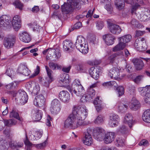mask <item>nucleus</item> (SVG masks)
I'll use <instances>...</instances> for the list:
<instances>
[{
	"label": "nucleus",
	"mask_w": 150,
	"mask_h": 150,
	"mask_svg": "<svg viewBox=\"0 0 150 150\" xmlns=\"http://www.w3.org/2000/svg\"><path fill=\"white\" fill-rule=\"evenodd\" d=\"M80 100L81 102L84 103L86 102L87 100H90V99L88 98V96L87 95L85 94L83 95L81 97Z\"/></svg>",
	"instance_id": "6e6d98bb"
},
{
	"label": "nucleus",
	"mask_w": 150,
	"mask_h": 150,
	"mask_svg": "<svg viewBox=\"0 0 150 150\" xmlns=\"http://www.w3.org/2000/svg\"><path fill=\"white\" fill-rule=\"evenodd\" d=\"M96 28L98 30H101L104 27L103 22L101 21H96Z\"/></svg>",
	"instance_id": "09e8293b"
},
{
	"label": "nucleus",
	"mask_w": 150,
	"mask_h": 150,
	"mask_svg": "<svg viewBox=\"0 0 150 150\" xmlns=\"http://www.w3.org/2000/svg\"><path fill=\"white\" fill-rule=\"evenodd\" d=\"M103 86L105 87H109L111 86H113L115 87H117V84L115 81H109L106 82H105L102 84Z\"/></svg>",
	"instance_id": "c03bdc74"
},
{
	"label": "nucleus",
	"mask_w": 150,
	"mask_h": 150,
	"mask_svg": "<svg viewBox=\"0 0 150 150\" xmlns=\"http://www.w3.org/2000/svg\"><path fill=\"white\" fill-rule=\"evenodd\" d=\"M137 16L141 21H148L149 20L150 16V11L148 9H145L142 11L137 13Z\"/></svg>",
	"instance_id": "f8f14e48"
},
{
	"label": "nucleus",
	"mask_w": 150,
	"mask_h": 150,
	"mask_svg": "<svg viewBox=\"0 0 150 150\" xmlns=\"http://www.w3.org/2000/svg\"><path fill=\"white\" fill-rule=\"evenodd\" d=\"M132 61L134 64L136 69L137 70H141L144 66V63L141 59L134 58L132 59Z\"/></svg>",
	"instance_id": "4be33fe9"
},
{
	"label": "nucleus",
	"mask_w": 150,
	"mask_h": 150,
	"mask_svg": "<svg viewBox=\"0 0 150 150\" xmlns=\"http://www.w3.org/2000/svg\"><path fill=\"white\" fill-rule=\"evenodd\" d=\"M80 1L83 2L84 1V0H67V3H64L61 6L62 12L68 14L73 8H78L79 4Z\"/></svg>",
	"instance_id": "7ed1b4c3"
},
{
	"label": "nucleus",
	"mask_w": 150,
	"mask_h": 150,
	"mask_svg": "<svg viewBox=\"0 0 150 150\" xmlns=\"http://www.w3.org/2000/svg\"><path fill=\"white\" fill-rule=\"evenodd\" d=\"M48 78H47L46 81L44 82V85L46 86H48L50 83L53 80L52 76V71L47 66H45Z\"/></svg>",
	"instance_id": "412c9836"
},
{
	"label": "nucleus",
	"mask_w": 150,
	"mask_h": 150,
	"mask_svg": "<svg viewBox=\"0 0 150 150\" xmlns=\"http://www.w3.org/2000/svg\"><path fill=\"white\" fill-rule=\"evenodd\" d=\"M140 6V5L138 4H136L134 5L132 7L131 10V12L132 14L135 13V12L136 10L138 9Z\"/></svg>",
	"instance_id": "4d7b16f0"
},
{
	"label": "nucleus",
	"mask_w": 150,
	"mask_h": 150,
	"mask_svg": "<svg viewBox=\"0 0 150 150\" xmlns=\"http://www.w3.org/2000/svg\"><path fill=\"white\" fill-rule=\"evenodd\" d=\"M17 123L16 120L14 119H11L9 120H4V125L8 127L15 125Z\"/></svg>",
	"instance_id": "72a5a7b5"
},
{
	"label": "nucleus",
	"mask_w": 150,
	"mask_h": 150,
	"mask_svg": "<svg viewBox=\"0 0 150 150\" xmlns=\"http://www.w3.org/2000/svg\"><path fill=\"white\" fill-rule=\"evenodd\" d=\"M21 20L20 17L18 15L15 16L12 21L13 28L16 31L18 30L21 27Z\"/></svg>",
	"instance_id": "a211bd4d"
},
{
	"label": "nucleus",
	"mask_w": 150,
	"mask_h": 150,
	"mask_svg": "<svg viewBox=\"0 0 150 150\" xmlns=\"http://www.w3.org/2000/svg\"><path fill=\"white\" fill-rule=\"evenodd\" d=\"M87 94L88 98L91 100L94 97L95 95V91L93 88H90L88 89Z\"/></svg>",
	"instance_id": "ea45409f"
},
{
	"label": "nucleus",
	"mask_w": 150,
	"mask_h": 150,
	"mask_svg": "<svg viewBox=\"0 0 150 150\" xmlns=\"http://www.w3.org/2000/svg\"><path fill=\"white\" fill-rule=\"evenodd\" d=\"M82 142L86 145L89 146L93 143V140L91 135L85 134V137L83 138Z\"/></svg>",
	"instance_id": "cd10ccee"
},
{
	"label": "nucleus",
	"mask_w": 150,
	"mask_h": 150,
	"mask_svg": "<svg viewBox=\"0 0 150 150\" xmlns=\"http://www.w3.org/2000/svg\"><path fill=\"white\" fill-rule=\"evenodd\" d=\"M104 118L103 117L102 115L98 116L94 121L95 123L96 124L103 123L104 122Z\"/></svg>",
	"instance_id": "de8ad7c7"
},
{
	"label": "nucleus",
	"mask_w": 150,
	"mask_h": 150,
	"mask_svg": "<svg viewBox=\"0 0 150 150\" xmlns=\"http://www.w3.org/2000/svg\"><path fill=\"white\" fill-rule=\"evenodd\" d=\"M32 27L33 28V30L34 31H38V30L41 28L42 27L38 25L36 23H34Z\"/></svg>",
	"instance_id": "13d9d810"
},
{
	"label": "nucleus",
	"mask_w": 150,
	"mask_h": 150,
	"mask_svg": "<svg viewBox=\"0 0 150 150\" xmlns=\"http://www.w3.org/2000/svg\"><path fill=\"white\" fill-rule=\"evenodd\" d=\"M132 38V36L129 34L119 38V43L113 48V51L116 52L123 49L126 45V43L130 42Z\"/></svg>",
	"instance_id": "20e7f679"
},
{
	"label": "nucleus",
	"mask_w": 150,
	"mask_h": 150,
	"mask_svg": "<svg viewBox=\"0 0 150 150\" xmlns=\"http://www.w3.org/2000/svg\"><path fill=\"white\" fill-rule=\"evenodd\" d=\"M120 70L116 67H113L110 69L108 74L109 76L115 79L120 80L122 79L120 76Z\"/></svg>",
	"instance_id": "ddd939ff"
},
{
	"label": "nucleus",
	"mask_w": 150,
	"mask_h": 150,
	"mask_svg": "<svg viewBox=\"0 0 150 150\" xmlns=\"http://www.w3.org/2000/svg\"><path fill=\"white\" fill-rule=\"evenodd\" d=\"M149 143L148 141L144 139L142 140L139 143V145H143L144 146H147L148 145Z\"/></svg>",
	"instance_id": "0e129e2a"
},
{
	"label": "nucleus",
	"mask_w": 150,
	"mask_h": 150,
	"mask_svg": "<svg viewBox=\"0 0 150 150\" xmlns=\"http://www.w3.org/2000/svg\"><path fill=\"white\" fill-rule=\"evenodd\" d=\"M77 69L81 72H84L86 71L87 68L86 66L83 64H79L76 66Z\"/></svg>",
	"instance_id": "49530a36"
},
{
	"label": "nucleus",
	"mask_w": 150,
	"mask_h": 150,
	"mask_svg": "<svg viewBox=\"0 0 150 150\" xmlns=\"http://www.w3.org/2000/svg\"><path fill=\"white\" fill-rule=\"evenodd\" d=\"M116 89L119 97L121 96L124 94V88L122 86H119Z\"/></svg>",
	"instance_id": "3c124183"
},
{
	"label": "nucleus",
	"mask_w": 150,
	"mask_h": 150,
	"mask_svg": "<svg viewBox=\"0 0 150 150\" xmlns=\"http://www.w3.org/2000/svg\"><path fill=\"white\" fill-rule=\"evenodd\" d=\"M127 105L126 103H120L119 104L118 106V111L122 113L125 112L127 110Z\"/></svg>",
	"instance_id": "f704fd0d"
},
{
	"label": "nucleus",
	"mask_w": 150,
	"mask_h": 150,
	"mask_svg": "<svg viewBox=\"0 0 150 150\" xmlns=\"http://www.w3.org/2000/svg\"><path fill=\"white\" fill-rule=\"evenodd\" d=\"M59 99L65 103H68L70 99V94L69 92L66 91H61L59 95Z\"/></svg>",
	"instance_id": "f3484780"
},
{
	"label": "nucleus",
	"mask_w": 150,
	"mask_h": 150,
	"mask_svg": "<svg viewBox=\"0 0 150 150\" xmlns=\"http://www.w3.org/2000/svg\"><path fill=\"white\" fill-rule=\"evenodd\" d=\"M74 87L70 90L71 94L76 95L77 96H81L84 92L83 87L79 81L78 79L75 80L73 82Z\"/></svg>",
	"instance_id": "39448f33"
},
{
	"label": "nucleus",
	"mask_w": 150,
	"mask_h": 150,
	"mask_svg": "<svg viewBox=\"0 0 150 150\" xmlns=\"http://www.w3.org/2000/svg\"><path fill=\"white\" fill-rule=\"evenodd\" d=\"M63 44V48L65 51H68L69 50L72 45V42L69 40H65L64 41Z\"/></svg>",
	"instance_id": "c85d7f7f"
},
{
	"label": "nucleus",
	"mask_w": 150,
	"mask_h": 150,
	"mask_svg": "<svg viewBox=\"0 0 150 150\" xmlns=\"http://www.w3.org/2000/svg\"><path fill=\"white\" fill-rule=\"evenodd\" d=\"M17 72L25 76H28L30 74V71L25 66L21 64L18 67Z\"/></svg>",
	"instance_id": "5701e85b"
},
{
	"label": "nucleus",
	"mask_w": 150,
	"mask_h": 150,
	"mask_svg": "<svg viewBox=\"0 0 150 150\" xmlns=\"http://www.w3.org/2000/svg\"><path fill=\"white\" fill-rule=\"evenodd\" d=\"M19 38L21 40L25 42L28 43L31 40V38L27 33L24 32L19 34Z\"/></svg>",
	"instance_id": "b1692460"
},
{
	"label": "nucleus",
	"mask_w": 150,
	"mask_h": 150,
	"mask_svg": "<svg viewBox=\"0 0 150 150\" xmlns=\"http://www.w3.org/2000/svg\"><path fill=\"white\" fill-rule=\"evenodd\" d=\"M138 23V22L135 19H132L131 22V24L134 27H137Z\"/></svg>",
	"instance_id": "69168bd1"
},
{
	"label": "nucleus",
	"mask_w": 150,
	"mask_h": 150,
	"mask_svg": "<svg viewBox=\"0 0 150 150\" xmlns=\"http://www.w3.org/2000/svg\"><path fill=\"white\" fill-rule=\"evenodd\" d=\"M109 121H120L119 117L115 114H112L110 116Z\"/></svg>",
	"instance_id": "603ef678"
},
{
	"label": "nucleus",
	"mask_w": 150,
	"mask_h": 150,
	"mask_svg": "<svg viewBox=\"0 0 150 150\" xmlns=\"http://www.w3.org/2000/svg\"><path fill=\"white\" fill-rule=\"evenodd\" d=\"M13 4L16 7L18 8L20 10H22L23 6L22 3L19 1H16L13 3Z\"/></svg>",
	"instance_id": "8fccbe9b"
},
{
	"label": "nucleus",
	"mask_w": 150,
	"mask_h": 150,
	"mask_svg": "<svg viewBox=\"0 0 150 150\" xmlns=\"http://www.w3.org/2000/svg\"><path fill=\"white\" fill-rule=\"evenodd\" d=\"M142 118L145 122L150 123V110H147L144 112Z\"/></svg>",
	"instance_id": "c756f323"
},
{
	"label": "nucleus",
	"mask_w": 150,
	"mask_h": 150,
	"mask_svg": "<svg viewBox=\"0 0 150 150\" xmlns=\"http://www.w3.org/2000/svg\"><path fill=\"white\" fill-rule=\"evenodd\" d=\"M24 142L25 144L28 147H30L32 146V144L30 142L26 134V139L24 141Z\"/></svg>",
	"instance_id": "bf43d9fd"
},
{
	"label": "nucleus",
	"mask_w": 150,
	"mask_h": 150,
	"mask_svg": "<svg viewBox=\"0 0 150 150\" xmlns=\"http://www.w3.org/2000/svg\"><path fill=\"white\" fill-rule=\"evenodd\" d=\"M134 46L138 50L140 51H144L147 49L145 40L144 38H142L140 37L136 40Z\"/></svg>",
	"instance_id": "1a4fd4ad"
},
{
	"label": "nucleus",
	"mask_w": 150,
	"mask_h": 150,
	"mask_svg": "<svg viewBox=\"0 0 150 150\" xmlns=\"http://www.w3.org/2000/svg\"><path fill=\"white\" fill-rule=\"evenodd\" d=\"M86 42L84 38L82 36H78L75 43V46L76 48L79 50Z\"/></svg>",
	"instance_id": "a878e982"
},
{
	"label": "nucleus",
	"mask_w": 150,
	"mask_h": 150,
	"mask_svg": "<svg viewBox=\"0 0 150 150\" xmlns=\"http://www.w3.org/2000/svg\"><path fill=\"white\" fill-rule=\"evenodd\" d=\"M119 131L121 133L125 134L126 133L127 131V129L125 126H122L119 129Z\"/></svg>",
	"instance_id": "680f3d73"
},
{
	"label": "nucleus",
	"mask_w": 150,
	"mask_h": 150,
	"mask_svg": "<svg viewBox=\"0 0 150 150\" xmlns=\"http://www.w3.org/2000/svg\"><path fill=\"white\" fill-rule=\"evenodd\" d=\"M125 140L121 138H118L116 139L115 143L116 145L118 147L123 146L125 145Z\"/></svg>",
	"instance_id": "37998d69"
},
{
	"label": "nucleus",
	"mask_w": 150,
	"mask_h": 150,
	"mask_svg": "<svg viewBox=\"0 0 150 150\" xmlns=\"http://www.w3.org/2000/svg\"><path fill=\"white\" fill-rule=\"evenodd\" d=\"M124 122L125 123L127 124L130 128L132 127L134 121L133 120V117L131 114L128 113L126 114L124 119Z\"/></svg>",
	"instance_id": "bb28decb"
},
{
	"label": "nucleus",
	"mask_w": 150,
	"mask_h": 150,
	"mask_svg": "<svg viewBox=\"0 0 150 150\" xmlns=\"http://www.w3.org/2000/svg\"><path fill=\"white\" fill-rule=\"evenodd\" d=\"M60 102L58 99H55L53 100L51 102L50 108L51 113L54 114H58L60 111Z\"/></svg>",
	"instance_id": "9b49d317"
},
{
	"label": "nucleus",
	"mask_w": 150,
	"mask_h": 150,
	"mask_svg": "<svg viewBox=\"0 0 150 150\" xmlns=\"http://www.w3.org/2000/svg\"><path fill=\"white\" fill-rule=\"evenodd\" d=\"M20 83V81H13L6 85V88L8 89H13L17 86Z\"/></svg>",
	"instance_id": "4c0bfd02"
},
{
	"label": "nucleus",
	"mask_w": 150,
	"mask_h": 150,
	"mask_svg": "<svg viewBox=\"0 0 150 150\" xmlns=\"http://www.w3.org/2000/svg\"><path fill=\"white\" fill-rule=\"evenodd\" d=\"M70 81L69 79L68 75L65 74V76H64L63 78L59 81V82L62 85L61 86H64L68 85Z\"/></svg>",
	"instance_id": "2f4dec72"
},
{
	"label": "nucleus",
	"mask_w": 150,
	"mask_h": 150,
	"mask_svg": "<svg viewBox=\"0 0 150 150\" xmlns=\"http://www.w3.org/2000/svg\"><path fill=\"white\" fill-rule=\"evenodd\" d=\"M45 99L42 94L36 96L34 100V105L40 107L45 104Z\"/></svg>",
	"instance_id": "6ab92c4d"
},
{
	"label": "nucleus",
	"mask_w": 150,
	"mask_h": 150,
	"mask_svg": "<svg viewBox=\"0 0 150 150\" xmlns=\"http://www.w3.org/2000/svg\"><path fill=\"white\" fill-rule=\"evenodd\" d=\"M88 44L86 42L83 46H81V48H80L78 50L83 54H86L88 52Z\"/></svg>",
	"instance_id": "58836bf2"
},
{
	"label": "nucleus",
	"mask_w": 150,
	"mask_h": 150,
	"mask_svg": "<svg viewBox=\"0 0 150 150\" xmlns=\"http://www.w3.org/2000/svg\"><path fill=\"white\" fill-rule=\"evenodd\" d=\"M130 103V108L134 110H136L140 107L139 102L135 98L133 97L132 98Z\"/></svg>",
	"instance_id": "393cba45"
},
{
	"label": "nucleus",
	"mask_w": 150,
	"mask_h": 150,
	"mask_svg": "<svg viewBox=\"0 0 150 150\" xmlns=\"http://www.w3.org/2000/svg\"><path fill=\"white\" fill-rule=\"evenodd\" d=\"M138 90L141 94L145 96L144 99L146 103L150 104V85L139 88Z\"/></svg>",
	"instance_id": "0eeeda50"
},
{
	"label": "nucleus",
	"mask_w": 150,
	"mask_h": 150,
	"mask_svg": "<svg viewBox=\"0 0 150 150\" xmlns=\"http://www.w3.org/2000/svg\"><path fill=\"white\" fill-rule=\"evenodd\" d=\"M11 21L10 18L6 15H3L0 18V26L3 28L7 27Z\"/></svg>",
	"instance_id": "dca6fc26"
},
{
	"label": "nucleus",
	"mask_w": 150,
	"mask_h": 150,
	"mask_svg": "<svg viewBox=\"0 0 150 150\" xmlns=\"http://www.w3.org/2000/svg\"><path fill=\"white\" fill-rule=\"evenodd\" d=\"M26 87L33 95L38 93L40 90V86L38 83L34 82H29L26 85Z\"/></svg>",
	"instance_id": "423d86ee"
},
{
	"label": "nucleus",
	"mask_w": 150,
	"mask_h": 150,
	"mask_svg": "<svg viewBox=\"0 0 150 150\" xmlns=\"http://www.w3.org/2000/svg\"><path fill=\"white\" fill-rule=\"evenodd\" d=\"M40 67L39 66H37L36 69L35 73L32 74L30 76V77L32 78H33L37 75L40 72Z\"/></svg>",
	"instance_id": "5fc2aeb1"
},
{
	"label": "nucleus",
	"mask_w": 150,
	"mask_h": 150,
	"mask_svg": "<svg viewBox=\"0 0 150 150\" xmlns=\"http://www.w3.org/2000/svg\"><path fill=\"white\" fill-rule=\"evenodd\" d=\"M101 103V102L99 100V97L98 96L95 99L93 102V104L95 106L98 105L99 104H100Z\"/></svg>",
	"instance_id": "338daca9"
},
{
	"label": "nucleus",
	"mask_w": 150,
	"mask_h": 150,
	"mask_svg": "<svg viewBox=\"0 0 150 150\" xmlns=\"http://www.w3.org/2000/svg\"><path fill=\"white\" fill-rule=\"evenodd\" d=\"M28 98L26 93L22 90H19L17 93V98L15 99L21 105H24L27 102Z\"/></svg>",
	"instance_id": "9d476101"
},
{
	"label": "nucleus",
	"mask_w": 150,
	"mask_h": 150,
	"mask_svg": "<svg viewBox=\"0 0 150 150\" xmlns=\"http://www.w3.org/2000/svg\"><path fill=\"white\" fill-rule=\"evenodd\" d=\"M0 149L1 150H7L8 147L7 142L6 141L0 142Z\"/></svg>",
	"instance_id": "a18cd8bd"
},
{
	"label": "nucleus",
	"mask_w": 150,
	"mask_h": 150,
	"mask_svg": "<svg viewBox=\"0 0 150 150\" xmlns=\"http://www.w3.org/2000/svg\"><path fill=\"white\" fill-rule=\"evenodd\" d=\"M9 146L12 149H17L18 148H21L23 146L22 142H18L16 143L13 141H11L9 143Z\"/></svg>",
	"instance_id": "473e14b6"
},
{
	"label": "nucleus",
	"mask_w": 150,
	"mask_h": 150,
	"mask_svg": "<svg viewBox=\"0 0 150 150\" xmlns=\"http://www.w3.org/2000/svg\"><path fill=\"white\" fill-rule=\"evenodd\" d=\"M104 129L101 127H97L94 130L93 135L95 138L99 140H104V142L106 144L111 143L115 139V133L113 132H108L105 134Z\"/></svg>",
	"instance_id": "f03ea898"
},
{
	"label": "nucleus",
	"mask_w": 150,
	"mask_h": 150,
	"mask_svg": "<svg viewBox=\"0 0 150 150\" xmlns=\"http://www.w3.org/2000/svg\"><path fill=\"white\" fill-rule=\"evenodd\" d=\"M100 70L98 67H93L89 70L90 76L95 79H97L99 78Z\"/></svg>",
	"instance_id": "aec40b11"
},
{
	"label": "nucleus",
	"mask_w": 150,
	"mask_h": 150,
	"mask_svg": "<svg viewBox=\"0 0 150 150\" xmlns=\"http://www.w3.org/2000/svg\"><path fill=\"white\" fill-rule=\"evenodd\" d=\"M16 40V37L15 35H9L4 39L3 43L4 47L8 49L12 48L15 43Z\"/></svg>",
	"instance_id": "6e6552de"
},
{
	"label": "nucleus",
	"mask_w": 150,
	"mask_h": 150,
	"mask_svg": "<svg viewBox=\"0 0 150 150\" xmlns=\"http://www.w3.org/2000/svg\"><path fill=\"white\" fill-rule=\"evenodd\" d=\"M10 118L14 117L19 120H21L17 112V110L15 108H13L11 112H10Z\"/></svg>",
	"instance_id": "e433bc0d"
},
{
	"label": "nucleus",
	"mask_w": 150,
	"mask_h": 150,
	"mask_svg": "<svg viewBox=\"0 0 150 150\" xmlns=\"http://www.w3.org/2000/svg\"><path fill=\"white\" fill-rule=\"evenodd\" d=\"M143 76L142 75H139L136 77L134 79V81L137 83L139 82L142 79Z\"/></svg>",
	"instance_id": "774afa93"
},
{
	"label": "nucleus",
	"mask_w": 150,
	"mask_h": 150,
	"mask_svg": "<svg viewBox=\"0 0 150 150\" xmlns=\"http://www.w3.org/2000/svg\"><path fill=\"white\" fill-rule=\"evenodd\" d=\"M43 134V132L42 130L35 131L33 134L30 135L31 140H35L40 139Z\"/></svg>",
	"instance_id": "7c9ffc66"
},
{
	"label": "nucleus",
	"mask_w": 150,
	"mask_h": 150,
	"mask_svg": "<svg viewBox=\"0 0 150 150\" xmlns=\"http://www.w3.org/2000/svg\"><path fill=\"white\" fill-rule=\"evenodd\" d=\"M47 143V142L45 141L42 143L36 145V146L38 148L41 149L43 147L45 146L46 145Z\"/></svg>",
	"instance_id": "e2e57ef3"
},
{
	"label": "nucleus",
	"mask_w": 150,
	"mask_h": 150,
	"mask_svg": "<svg viewBox=\"0 0 150 150\" xmlns=\"http://www.w3.org/2000/svg\"><path fill=\"white\" fill-rule=\"evenodd\" d=\"M115 4L117 6L118 8L120 10L124 6V0H115Z\"/></svg>",
	"instance_id": "a19ab883"
},
{
	"label": "nucleus",
	"mask_w": 150,
	"mask_h": 150,
	"mask_svg": "<svg viewBox=\"0 0 150 150\" xmlns=\"http://www.w3.org/2000/svg\"><path fill=\"white\" fill-rule=\"evenodd\" d=\"M108 28L110 32L114 34H118L121 31V29L120 26L112 23L108 24Z\"/></svg>",
	"instance_id": "4468645a"
},
{
	"label": "nucleus",
	"mask_w": 150,
	"mask_h": 150,
	"mask_svg": "<svg viewBox=\"0 0 150 150\" xmlns=\"http://www.w3.org/2000/svg\"><path fill=\"white\" fill-rule=\"evenodd\" d=\"M55 52H56V51L55 49L50 48L44 50L43 51L42 53L44 54H45L47 52H48V53L50 54L52 52L54 53Z\"/></svg>",
	"instance_id": "052dcab7"
},
{
	"label": "nucleus",
	"mask_w": 150,
	"mask_h": 150,
	"mask_svg": "<svg viewBox=\"0 0 150 150\" xmlns=\"http://www.w3.org/2000/svg\"><path fill=\"white\" fill-rule=\"evenodd\" d=\"M103 39L105 43L108 45L113 44L115 40V37L110 34H107L103 36Z\"/></svg>",
	"instance_id": "2eb2a0df"
},
{
	"label": "nucleus",
	"mask_w": 150,
	"mask_h": 150,
	"mask_svg": "<svg viewBox=\"0 0 150 150\" xmlns=\"http://www.w3.org/2000/svg\"><path fill=\"white\" fill-rule=\"evenodd\" d=\"M33 116V118L37 121H39L42 118V113L41 111L36 110Z\"/></svg>",
	"instance_id": "c9c22d12"
},
{
	"label": "nucleus",
	"mask_w": 150,
	"mask_h": 150,
	"mask_svg": "<svg viewBox=\"0 0 150 150\" xmlns=\"http://www.w3.org/2000/svg\"><path fill=\"white\" fill-rule=\"evenodd\" d=\"M88 112V110L84 105L74 107L72 113L69 115L65 122L64 127H70L74 129L84 125L83 120L87 116Z\"/></svg>",
	"instance_id": "f257e3e1"
},
{
	"label": "nucleus",
	"mask_w": 150,
	"mask_h": 150,
	"mask_svg": "<svg viewBox=\"0 0 150 150\" xmlns=\"http://www.w3.org/2000/svg\"><path fill=\"white\" fill-rule=\"evenodd\" d=\"M120 121H109V124L111 127H115L117 126Z\"/></svg>",
	"instance_id": "864d4df0"
},
{
	"label": "nucleus",
	"mask_w": 150,
	"mask_h": 150,
	"mask_svg": "<svg viewBox=\"0 0 150 150\" xmlns=\"http://www.w3.org/2000/svg\"><path fill=\"white\" fill-rule=\"evenodd\" d=\"M49 66L50 68L52 70H54L56 69H59L61 68V67L58 65L57 64L54 63L52 62H50L49 63Z\"/></svg>",
	"instance_id": "79ce46f5"
}]
</instances>
